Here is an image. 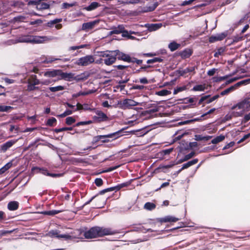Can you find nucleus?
I'll list each match as a JSON object with an SVG mask.
<instances>
[{
	"label": "nucleus",
	"instance_id": "69168bd1",
	"mask_svg": "<svg viewBox=\"0 0 250 250\" xmlns=\"http://www.w3.org/2000/svg\"><path fill=\"white\" fill-rule=\"evenodd\" d=\"M204 117H202V115L200 116V117H199L198 118H194V119H191V123H193V122H200V121H202L203 120V118Z\"/></svg>",
	"mask_w": 250,
	"mask_h": 250
},
{
	"label": "nucleus",
	"instance_id": "a19ab883",
	"mask_svg": "<svg viewBox=\"0 0 250 250\" xmlns=\"http://www.w3.org/2000/svg\"><path fill=\"white\" fill-rule=\"evenodd\" d=\"M229 77L228 75L222 77H215L213 78V81L215 82H219L223 80H226Z\"/></svg>",
	"mask_w": 250,
	"mask_h": 250
},
{
	"label": "nucleus",
	"instance_id": "e2e57ef3",
	"mask_svg": "<svg viewBox=\"0 0 250 250\" xmlns=\"http://www.w3.org/2000/svg\"><path fill=\"white\" fill-rule=\"evenodd\" d=\"M216 71V69L215 68H212L210 70H209L208 71L207 74L208 76H212L214 75Z\"/></svg>",
	"mask_w": 250,
	"mask_h": 250
},
{
	"label": "nucleus",
	"instance_id": "864d4df0",
	"mask_svg": "<svg viewBox=\"0 0 250 250\" xmlns=\"http://www.w3.org/2000/svg\"><path fill=\"white\" fill-rule=\"evenodd\" d=\"M42 22V20L40 19L36 20L33 21H30L29 24L30 25H35V24H41Z\"/></svg>",
	"mask_w": 250,
	"mask_h": 250
},
{
	"label": "nucleus",
	"instance_id": "4468645a",
	"mask_svg": "<svg viewBox=\"0 0 250 250\" xmlns=\"http://www.w3.org/2000/svg\"><path fill=\"white\" fill-rule=\"evenodd\" d=\"M98 21H94L90 22L83 23L82 25V29L83 30L92 29L96 24L98 23Z\"/></svg>",
	"mask_w": 250,
	"mask_h": 250
},
{
	"label": "nucleus",
	"instance_id": "4c0bfd02",
	"mask_svg": "<svg viewBox=\"0 0 250 250\" xmlns=\"http://www.w3.org/2000/svg\"><path fill=\"white\" fill-rule=\"evenodd\" d=\"M93 122H94L93 121H91V120L80 122L76 124V126H79L80 125H90V124L93 123Z\"/></svg>",
	"mask_w": 250,
	"mask_h": 250
},
{
	"label": "nucleus",
	"instance_id": "c9c22d12",
	"mask_svg": "<svg viewBox=\"0 0 250 250\" xmlns=\"http://www.w3.org/2000/svg\"><path fill=\"white\" fill-rule=\"evenodd\" d=\"M61 211L58 210H52L49 211H43L42 213L44 215H54L55 214H58Z\"/></svg>",
	"mask_w": 250,
	"mask_h": 250
},
{
	"label": "nucleus",
	"instance_id": "13d9d810",
	"mask_svg": "<svg viewBox=\"0 0 250 250\" xmlns=\"http://www.w3.org/2000/svg\"><path fill=\"white\" fill-rule=\"evenodd\" d=\"M114 67L117 68L118 70H124L125 69L127 68L128 66L127 65H114Z\"/></svg>",
	"mask_w": 250,
	"mask_h": 250
},
{
	"label": "nucleus",
	"instance_id": "cd10ccee",
	"mask_svg": "<svg viewBox=\"0 0 250 250\" xmlns=\"http://www.w3.org/2000/svg\"><path fill=\"white\" fill-rule=\"evenodd\" d=\"M194 137L195 140L198 141L202 140L208 141L211 138V136H204L202 135H195Z\"/></svg>",
	"mask_w": 250,
	"mask_h": 250
},
{
	"label": "nucleus",
	"instance_id": "aec40b11",
	"mask_svg": "<svg viewBox=\"0 0 250 250\" xmlns=\"http://www.w3.org/2000/svg\"><path fill=\"white\" fill-rule=\"evenodd\" d=\"M19 207V203L16 201H10L7 204V208L10 211H15L18 209Z\"/></svg>",
	"mask_w": 250,
	"mask_h": 250
},
{
	"label": "nucleus",
	"instance_id": "5701e85b",
	"mask_svg": "<svg viewBox=\"0 0 250 250\" xmlns=\"http://www.w3.org/2000/svg\"><path fill=\"white\" fill-rule=\"evenodd\" d=\"M49 6V4L42 2L41 0L38 1L36 3V8L39 10L48 9Z\"/></svg>",
	"mask_w": 250,
	"mask_h": 250
},
{
	"label": "nucleus",
	"instance_id": "f257e3e1",
	"mask_svg": "<svg viewBox=\"0 0 250 250\" xmlns=\"http://www.w3.org/2000/svg\"><path fill=\"white\" fill-rule=\"evenodd\" d=\"M116 230L110 228L94 227L84 232V236L86 239L94 238L104 235H113L117 233Z\"/></svg>",
	"mask_w": 250,
	"mask_h": 250
},
{
	"label": "nucleus",
	"instance_id": "e433bc0d",
	"mask_svg": "<svg viewBox=\"0 0 250 250\" xmlns=\"http://www.w3.org/2000/svg\"><path fill=\"white\" fill-rule=\"evenodd\" d=\"M234 88H235L234 86H231L229 87V88H227L225 90L222 91L220 93V95L222 96L226 95V94L229 93L230 92L233 90L234 89Z\"/></svg>",
	"mask_w": 250,
	"mask_h": 250
},
{
	"label": "nucleus",
	"instance_id": "423d86ee",
	"mask_svg": "<svg viewBox=\"0 0 250 250\" xmlns=\"http://www.w3.org/2000/svg\"><path fill=\"white\" fill-rule=\"evenodd\" d=\"M46 235L51 237H56L58 239L63 238L65 240H71L73 238L72 236L69 234H60L59 231L58 230H51Z\"/></svg>",
	"mask_w": 250,
	"mask_h": 250
},
{
	"label": "nucleus",
	"instance_id": "473e14b6",
	"mask_svg": "<svg viewBox=\"0 0 250 250\" xmlns=\"http://www.w3.org/2000/svg\"><path fill=\"white\" fill-rule=\"evenodd\" d=\"M49 89L52 92H55L63 90L64 87L61 85H59L55 87H49Z\"/></svg>",
	"mask_w": 250,
	"mask_h": 250
},
{
	"label": "nucleus",
	"instance_id": "37998d69",
	"mask_svg": "<svg viewBox=\"0 0 250 250\" xmlns=\"http://www.w3.org/2000/svg\"><path fill=\"white\" fill-rule=\"evenodd\" d=\"M173 149V148H170L168 149H164V150H163L162 151H161V152L160 153L162 155H163V156L167 155H168L169 154H170L172 151Z\"/></svg>",
	"mask_w": 250,
	"mask_h": 250
},
{
	"label": "nucleus",
	"instance_id": "f03ea898",
	"mask_svg": "<svg viewBox=\"0 0 250 250\" xmlns=\"http://www.w3.org/2000/svg\"><path fill=\"white\" fill-rule=\"evenodd\" d=\"M54 39L53 37L32 36L29 35H22L18 37L15 40L14 43L19 42L41 43L47 41H51Z\"/></svg>",
	"mask_w": 250,
	"mask_h": 250
},
{
	"label": "nucleus",
	"instance_id": "052dcab7",
	"mask_svg": "<svg viewBox=\"0 0 250 250\" xmlns=\"http://www.w3.org/2000/svg\"><path fill=\"white\" fill-rule=\"evenodd\" d=\"M27 90L29 91H31L35 90V85L33 84H31L30 83H27Z\"/></svg>",
	"mask_w": 250,
	"mask_h": 250
},
{
	"label": "nucleus",
	"instance_id": "4be33fe9",
	"mask_svg": "<svg viewBox=\"0 0 250 250\" xmlns=\"http://www.w3.org/2000/svg\"><path fill=\"white\" fill-rule=\"evenodd\" d=\"M16 142V141L14 140H10L6 142V143L2 145L1 146V150L4 152L6 151L8 149L10 148Z\"/></svg>",
	"mask_w": 250,
	"mask_h": 250
},
{
	"label": "nucleus",
	"instance_id": "2f4dec72",
	"mask_svg": "<svg viewBox=\"0 0 250 250\" xmlns=\"http://www.w3.org/2000/svg\"><path fill=\"white\" fill-rule=\"evenodd\" d=\"M163 61V59H162L161 58L155 57L152 59L148 60L146 62H147V63L149 64V63H155V62H162Z\"/></svg>",
	"mask_w": 250,
	"mask_h": 250
},
{
	"label": "nucleus",
	"instance_id": "4d7b16f0",
	"mask_svg": "<svg viewBox=\"0 0 250 250\" xmlns=\"http://www.w3.org/2000/svg\"><path fill=\"white\" fill-rule=\"evenodd\" d=\"M224 52V49L222 48H220L217 50V51L214 53V56L215 57H218L219 55H221L222 53Z\"/></svg>",
	"mask_w": 250,
	"mask_h": 250
},
{
	"label": "nucleus",
	"instance_id": "39448f33",
	"mask_svg": "<svg viewBox=\"0 0 250 250\" xmlns=\"http://www.w3.org/2000/svg\"><path fill=\"white\" fill-rule=\"evenodd\" d=\"M122 132V130H120L119 131H117L115 132L110 133L107 135H98L94 137L93 143H96L100 141L101 139H104V138H113L114 139H116L118 138H119L121 135V133Z\"/></svg>",
	"mask_w": 250,
	"mask_h": 250
},
{
	"label": "nucleus",
	"instance_id": "0e129e2a",
	"mask_svg": "<svg viewBox=\"0 0 250 250\" xmlns=\"http://www.w3.org/2000/svg\"><path fill=\"white\" fill-rule=\"evenodd\" d=\"M145 88V86L142 85H135L133 86V89L138 90H143Z\"/></svg>",
	"mask_w": 250,
	"mask_h": 250
},
{
	"label": "nucleus",
	"instance_id": "bb28decb",
	"mask_svg": "<svg viewBox=\"0 0 250 250\" xmlns=\"http://www.w3.org/2000/svg\"><path fill=\"white\" fill-rule=\"evenodd\" d=\"M144 208L147 210H152L156 208L155 204L151 202H146L144 207Z\"/></svg>",
	"mask_w": 250,
	"mask_h": 250
},
{
	"label": "nucleus",
	"instance_id": "bf43d9fd",
	"mask_svg": "<svg viewBox=\"0 0 250 250\" xmlns=\"http://www.w3.org/2000/svg\"><path fill=\"white\" fill-rule=\"evenodd\" d=\"M144 104V106L146 108H149L151 107H155L157 106L156 104H147L146 103H143Z\"/></svg>",
	"mask_w": 250,
	"mask_h": 250
},
{
	"label": "nucleus",
	"instance_id": "a878e982",
	"mask_svg": "<svg viewBox=\"0 0 250 250\" xmlns=\"http://www.w3.org/2000/svg\"><path fill=\"white\" fill-rule=\"evenodd\" d=\"M180 46V44L175 42H171L168 44V48L172 52L178 49Z\"/></svg>",
	"mask_w": 250,
	"mask_h": 250
},
{
	"label": "nucleus",
	"instance_id": "338daca9",
	"mask_svg": "<svg viewBox=\"0 0 250 250\" xmlns=\"http://www.w3.org/2000/svg\"><path fill=\"white\" fill-rule=\"evenodd\" d=\"M194 0H188L184 1L182 2V3L181 4V5L182 6H186L187 5H189Z\"/></svg>",
	"mask_w": 250,
	"mask_h": 250
},
{
	"label": "nucleus",
	"instance_id": "c03bdc74",
	"mask_svg": "<svg viewBox=\"0 0 250 250\" xmlns=\"http://www.w3.org/2000/svg\"><path fill=\"white\" fill-rule=\"evenodd\" d=\"M250 120V112L244 115L243 118L242 119V123L245 124Z\"/></svg>",
	"mask_w": 250,
	"mask_h": 250
},
{
	"label": "nucleus",
	"instance_id": "a211bd4d",
	"mask_svg": "<svg viewBox=\"0 0 250 250\" xmlns=\"http://www.w3.org/2000/svg\"><path fill=\"white\" fill-rule=\"evenodd\" d=\"M195 66L188 67L185 69L179 70L178 73L181 76H185V75L188 73L193 72L195 74Z\"/></svg>",
	"mask_w": 250,
	"mask_h": 250
},
{
	"label": "nucleus",
	"instance_id": "49530a36",
	"mask_svg": "<svg viewBox=\"0 0 250 250\" xmlns=\"http://www.w3.org/2000/svg\"><path fill=\"white\" fill-rule=\"evenodd\" d=\"M59 59H57V58H55L54 57H48V58H46L45 59V60L43 61V62L44 63H51L55 61H56V60H59Z\"/></svg>",
	"mask_w": 250,
	"mask_h": 250
},
{
	"label": "nucleus",
	"instance_id": "ddd939ff",
	"mask_svg": "<svg viewBox=\"0 0 250 250\" xmlns=\"http://www.w3.org/2000/svg\"><path fill=\"white\" fill-rule=\"evenodd\" d=\"M162 26L163 24L162 23H158L152 24L146 23L145 24L144 26L147 28V30L149 32H152L160 29L161 27H162ZM142 26H143L142 25Z\"/></svg>",
	"mask_w": 250,
	"mask_h": 250
},
{
	"label": "nucleus",
	"instance_id": "680f3d73",
	"mask_svg": "<svg viewBox=\"0 0 250 250\" xmlns=\"http://www.w3.org/2000/svg\"><path fill=\"white\" fill-rule=\"evenodd\" d=\"M250 137V133H248L247 134L245 135L242 138H241L238 142V144H239L242 142H243L244 140H246L247 139L249 138Z\"/></svg>",
	"mask_w": 250,
	"mask_h": 250
},
{
	"label": "nucleus",
	"instance_id": "6ab92c4d",
	"mask_svg": "<svg viewBox=\"0 0 250 250\" xmlns=\"http://www.w3.org/2000/svg\"><path fill=\"white\" fill-rule=\"evenodd\" d=\"M179 220L180 219L178 218H176L172 216H167L165 217L159 218V221L161 223L175 222Z\"/></svg>",
	"mask_w": 250,
	"mask_h": 250
},
{
	"label": "nucleus",
	"instance_id": "58836bf2",
	"mask_svg": "<svg viewBox=\"0 0 250 250\" xmlns=\"http://www.w3.org/2000/svg\"><path fill=\"white\" fill-rule=\"evenodd\" d=\"M75 119L73 117H68L65 119V123L67 125H71L72 124L75 123Z\"/></svg>",
	"mask_w": 250,
	"mask_h": 250
},
{
	"label": "nucleus",
	"instance_id": "f704fd0d",
	"mask_svg": "<svg viewBox=\"0 0 250 250\" xmlns=\"http://www.w3.org/2000/svg\"><path fill=\"white\" fill-rule=\"evenodd\" d=\"M13 109V107L11 106L8 105H0V112H9L11 109Z\"/></svg>",
	"mask_w": 250,
	"mask_h": 250
},
{
	"label": "nucleus",
	"instance_id": "7ed1b4c3",
	"mask_svg": "<svg viewBox=\"0 0 250 250\" xmlns=\"http://www.w3.org/2000/svg\"><path fill=\"white\" fill-rule=\"evenodd\" d=\"M98 53L99 57L106 58L104 59V62L106 65H112L115 62V58L113 57V50H105L98 52Z\"/></svg>",
	"mask_w": 250,
	"mask_h": 250
},
{
	"label": "nucleus",
	"instance_id": "b1692460",
	"mask_svg": "<svg viewBox=\"0 0 250 250\" xmlns=\"http://www.w3.org/2000/svg\"><path fill=\"white\" fill-rule=\"evenodd\" d=\"M101 4L97 2H92L90 5L84 8V9L86 10L87 11H91L94 10L100 7Z\"/></svg>",
	"mask_w": 250,
	"mask_h": 250
},
{
	"label": "nucleus",
	"instance_id": "9b49d317",
	"mask_svg": "<svg viewBox=\"0 0 250 250\" xmlns=\"http://www.w3.org/2000/svg\"><path fill=\"white\" fill-rule=\"evenodd\" d=\"M122 104L125 107H129L136 105L144 106L143 103H138L132 99H126L123 101Z\"/></svg>",
	"mask_w": 250,
	"mask_h": 250
},
{
	"label": "nucleus",
	"instance_id": "6e6552de",
	"mask_svg": "<svg viewBox=\"0 0 250 250\" xmlns=\"http://www.w3.org/2000/svg\"><path fill=\"white\" fill-rule=\"evenodd\" d=\"M96 115L92 117L93 121L95 123H101L107 121L108 118L107 115L103 111L99 110H96L95 111Z\"/></svg>",
	"mask_w": 250,
	"mask_h": 250
},
{
	"label": "nucleus",
	"instance_id": "f8f14e48",
	"mask_svg": "<svg viewBox=\"0 0 250 250\" xmlns=\"http://www.w3.org/2000/svg\"><path fill=\"white\" fill-rule=\"evenodd\" d=\"M227 35V32H223L212 35L209 38V42L211 43H212L217 41H222L225 38Z\"/></svg>",
	"mask_w": 250,
	"mask_h": 250
},
{
	"label": "nucleus",
	"instance_id": "393cba45",
	"mask_svg": "<svg viewBox=\"0 0 250 250\" xmlns=\"http://www.w3.org/2000/svg\"><path fill=\"white\" fill-rule=\"evenodd\" d=\"M124 29L122 25H119L117 27H115L109 32L110 35L119 34L123 32Z\"/></svg>",
	"mask_w": 250,
	"mask_h": 250
},
{
	"label": "nucleus",
	"instance_id": "09e8293b",
	"mask_svg": "<svg viewBox=\"0 0 250 250\" xmlns=\"http://www.w3.org/2000/svg\"><path fill=\"white\" fill-rule=\"evenodd\" d=\"M195 153L194 152H191L189 154L185 156L183 161H187V160L190 159L193 156H194L195 155Z\"/></svg>",
	"mask_w": 250,
	"mask_h": 250
},
{
	"label": "nucleus",
	"instance_id": "72a5a7b5",
	"mask_svg": "<svg viewBox=\"0 0 250 250\" xmlns=\"http://www.w3.org/2000/svg\"><path fill=\"white\" fill-rule=\"evenodd\" d=\"M205 89V85L202 84L196 85L192 88V90L195 91H204Z\"/></svg>",
	"mask_w": 250,
	"mask_h": 250
},
{
	"label": "nucleus",
	"instance_id": "6e6d98bb",
	"mask_svg": "<svg viewBox=\"0 0 250 250\" xmlns=\"http://www.w3.org/2000/svg\"><path fill=\"white\" fill-rule=\"evenodd\" d=\"M185 89V87H178L174 90L173 94H176L182 91Z\"/></svg>",
	"mask_w": 250,
	"mask_h": 250
},
{
	"label": "nucleus",
	"instance_id": "a18cd8bd",
	"mask_svg": "<svg viewBox=\"0 0 250 250\" xmlns=\"http://www.w3.org/2000/svg\"><path fill=\"white\" fill-rule=\"evenodd\" d=\"M130 61H130V62H136L138 65L141 64L143 62V60H138L134 57L131 58L130 57Z\"/></svg>",
	"mask_w": 250,
	"mask_h": 250
},
{
	"label": "nucleus",
	"instance_id": "774afa93",
	"mask_svg": "<svg viewBox=\"0 0 250 250\" xmlns=\"http://www.w3.org/2000/svg\"><path fill=\"white\" fill-rule=\"evenodd\" d=\"M62 21V19H56L54 20L51 21L50 23L51 24H56V23L61 22Z\"/></svg>",
	"mask_w": 250,
	"mask_h": 250
},
{
	"label": "nucleus",
	"instance_id": "1a4fd4ad",
	"mask_svg": "<svg viewBox=\"0 0 250 250\" xmlns=\"http://www.w3.org/2000/svg\"><path fill=\"white\" fill-rule=\"evenodd\" d=\"M237 107L239 109H243V110L248 111L250 107V98H246L242 101L238 103L236 105H233L232 107V109Z\"/></svg>",
	"mask_w": 250,
	"mask_h": 250
},
{
	"label": "nucleus",
	"instance_id": "de8ad7c7",
	"mask_svg": "<svg viewBox=\"0 0 250 250\" xmlns=\"http://www.w3.org/2000/svg\"><path fill=\"white\" fill-rule=\"evenodd\" d=\"M112 191H114L113 187L101 190L99 192V194L103 195V194H104L105 193H106L107 192Z\"/></svg>",
	"mask_w": 250,
	"mask_h": 250
},
{
	"label": "nucleus",
	"instance_id": "412c9836",
	"mask_svg": "<svg viewBox=\"0 0 250 250\" xmlns=\"http://www.w3.org/2000/svg\"><path fill=\"white\" fill-rule=\"evenodd\" d=\"M192 54V51L188 48H186L179 53V55L181 58L184 59L189 58Z\"/></svg>",
	"mask_w": 250,
	"mask_h": 250
},
{
	"label": "nucleus",
	"instance_id": "ea45409f",
	"mask_svg": "<svg viewBox=\"0 0 250 250\" xmlns=\"http://www.w3.org/2000/svg\"><path fill=\"white\" fill-rule=\"evenodd\" d=\"M71 130H72V127H62V128H56L54 129V131L56 133H59V132L63 131Z\"/></svg>",
	"mask_w": 250,
	"mask_h": 250
},
{
	"label": "nucleus",
	"instance_id": "20e7f679",
	"mask_svg": "<svg viewBox=\"0 0 250 250\" xmlns=\"http://www.w3.org/2000/svg\"><path fill=\"white\" fill-rule=\"evenodd\" d=\"M95 62V58L92 55H87L79 58L76 64L79 66H85L89 65Z\"/></svg>",
	"mask_w": 250,
	"mask_h": 250
},
{
	"label": "nucleus",
	"instance_id": "5fc2aeb1",
	"mask_svg": "<svg viewBox=\"0 0 250 250\" xmlns=\"http://www.w3.org/2000/svg\"><path fill=\"white\" fill-rule=\"evenodd\" d=\"M219 97V95H215L214 96H213L212 97L208 99V101H207L206 103L207 104H209V103L212 102L213 101H215V100L217 99Z\"/></svg>",
	"mask_w": 250,
	"mask_h": 250
},
{
	"label": "nucleus",
	"instance_id": "c756f323",
	"mask_svg": "<svg viewBox=\"0 0 250 250\" xmlns=\"http://www.w3.org/2000/svg\"><path fill=\"white\" fill-rule=\"evenodd\" d=\"M171 93L170 91L167 90V89H163L160 91H156L155 92V95L160 96H165L168 95Z\"/></svg>",
	"mask_w": 250,
	"mask_h": 250
},
{
	"label": "nucleus",
	"instance_id": "603ef678",
	"mask_svg": "<svg viewBox=\"0 0 250 250\" xmlns=\"http://www.w3.org/2000/svg\"><path fill=\"white\" fill-rule=\"evenodd\" d=\"M95 184L97 186L100 187L103 184V180L101 178H96L95 180Z\"/></svg>",
	"mask_w": 250,
	"mask_h": 250
},
{
	"label": "nucleus",
	"instance_id": "3c124183",
	"mask_svg": "<svg viewBox=\"0 0 250 250\" xmlns=\"http://www.w3.org/2000/svg\"><path fill=\"white\" fill-rule=\"evenodd\" d=\"M75 5V3H68L64 2L62 4V8L64 9H67L70 7H72Z\"/></svg>",
	"mask_w": 250,
	"mask_h": 250
},
{
	"label": "nucleus",
	"instance_id": "79ce46f5",
	"mask_svg": "<svg viewBox=\"0 0 250 250\" xmlns=\"http://www.w3.org/2000/svg\"><path fill=\"white\" fill-rule=\"evenodd\" d=\"M57 122L56 119L54 117H51L48 119L46 122V125L49 126H53V124Z\"/></svg>",
	"mask_w": 250,
	"mask_h": 250
},
{
	"label": "nucleus",
	"instance_id": "8fccbe9b",
	"mask_svg": "<svg viewBox=\"0 0 250 250\" xmlns=\"http://www.w3.org/2000/svg\"><path fill=\"white\" fill-rule=\"evenodd\" d=\"M123 33L122 34V36L123 37H127L128 38L129 37V34H136V32H134V31H130L129 33L126 31V30H124V29L123 30V32H122Z\"/></svg>",
	"mask_w": 250,
	"mask_h": 250
},
{
	"label": "nucleus",
	"instance_id": "2eb2a0df",
	"mask_svg": "<svg viewBox=\"0 0 250 250\" xmlns=\"http://www.w3.org/2000/svg\"><path fill=\"white\" fill-rule=\"evenodd\" d=\"M27 83H30L31 84H33L34 85H38L40 83L42 84H45V83L44 82H42L40 81L37 78V76L35 75H32L27 80Z\"/></svg>",
	"mask_w": 250,
	"mask_h": 250
},
{
	"label": "nucleus",
	"instance_id": "7c9ffc66",
	"mask_svg": "<svg viewBox=\"0 0 250 250\" xmlns=\"http://www.w3.org/2000/svg\"><path fill=\"white\" fill-rule=\"evenodd\" d=\"M225 138L224 135H220V136H217L213 139L211 140V143L213 144H216L222 141H223Z\"/></svg>",
	"mask_w": 250,
	"mask_h": 250
},
{
	"label": "nucleus",
	"instance_id": "f3484780",
	"mask_svg": "<svg viewBox=\"0 0 250 250\" xmlns=\"http://www.w3.org/2000/svg\"><path fill=\"white\" fill-rule=\"evenodd\" d=\"M61 70H48L44 72V76L47 77H55L60 76Z\"/></svg>",
	"mask_w": 250,
	"mask_h": 250
},
{
	"label": "nucleus",
	"instance_id": "9d476101",
	"mask_svg": "<svg viewBox=\"0 0 250 250\" xmlns=\"http://www.w3.org/2000/svg\"><path fill=\"white\" fill-rule=\"evenodd\" d=\"M32 170L36 171L37 173H41L44 175L52 177H57L61 176V174H60L50 173L48 171L47 169L42 167L41 168L37 167H33L32 168Z\"/></svg>",
	"mask_w": 250,
	"mask_h": 250
},
{
	"label": "nucleus",
	"instance_id": "0eeeda50",
	"mask_svg": "<svg viewBox=\"0 0 250 250\" xmlns=\"http://www.w3.org/2000/svg\"><path fill=\"white\" fill-rule=\"evenodd\" d=\"M113 57L118 60H122L125 62H130V56L120 51L119 50H113Z\"/></svg>",
	"mask_w": 250,
	"mask_h": 250
},
{
	"label": "nucleus",
	"instance_id": "c85d7f7f",
	"mask_svg": "<svg viewBox=\"0 0 250 250\" xmlns=\"http://www.w3.org/2000/svg\"><path fill=\"white\" fill-rule=\"evenodd\" d=\"M129 184H130L129 182H125V183H123L119 184L115 187H113L114 191V190L115 191H118L123 188L127 187Z\"/></svg>",
	"mask_w": 250,
	"mask_h": 250
},
{
	"label": "nucleus",
	"instance_id": "dca6fc26",
	"mask_svg": "<svg viewBox=\"0 0 250 250\" xmlns=\"http://www.w3.org/2000/svg\"><path fill=\"white\" fill-rule=\"evenodd\" d=\"M60 77L61 79H63L65 81H71L72 79H74V74L72 73L63 72L61 70Z\"/></svg>",
	"mask_w": 250,
	"mask_h": 250
}]
</instances>
